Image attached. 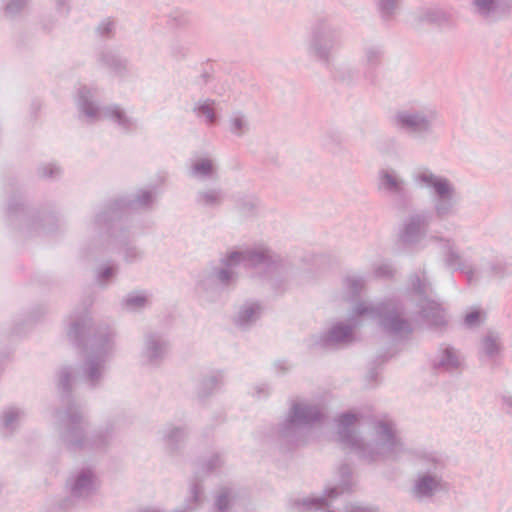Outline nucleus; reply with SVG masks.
<instances>
[{
  "instance_id": "obj_1",
  "label": "nucleus",
  "mask_w": 512,
  "mask_h": 512,
  "mask_svg": "<svg viewBox=\"0 0 512 512\" xmlns=\"http://www.w3.org/2000/svg\"><path fill=\"white\" fill-rule=\"evenodd\" d=\"M429 182H432L437 193L439 195H446L449 192V185L446 181L443 180H437L431 177Z\"/></svg>"
},
{
  "instance_id": "obj_2",
  "label": "nucleus",
  "mask_w": 512,
  "mask_h": 512,
  "mask_svg": "<svg viewBox=\"0 0 512 512\" xmlns=\"http://www.w3.org/2000/svg\"><path fill=\"white\" fill-rule=\"evenodd\" d=\"M195 169L198 173H201V174L209 173L211 171V163L207 160L202 161L201 163H198L195 166Z\"/></svg>"
},
{
  "instance_id": "obj_3",
  "label": "nucleus",
  "mask_w": 512,
  "mask_h": 512,
  "mask_svg": "<svg viewBox=\"0 0 512 512\" xmlns=\"http://www.w3.org/2000/svg\"><path fill=\"white\" fill-rule=\"evenodd\" d=\"M479 317H480V313L479 312H471V313L467 314L466 322L468 324H474L479 319Z\"/></svg>"
},
{
  "instance_id": "obj_4",
  "label": "nucleus",
  "mask_w": 512,
  "mask_h": 512,
  "mask_svg": "<svg viewBox=\"0 0 512 512\" xmlns=\"http://www.w3.org/2000/svg\"><path fill=\"white\" fill-rule=\"evenodd\" d=\"M384 180H385V184H386L388 187H394V186H396V183H395V181L391 178V176L386 175V176L384 177Z\"/></svg>"
},
{
  "instance_id": "obj_5",
  "label": "nucleus",
  "mask_w": 512,
  "mask_h": 512,
  "mask_svg": "<svg viewBox=\"0 0 512 512\" xmlns=\"http://www.w3.org/2000/svg\"><path fill=\"white\" fill-rule=\"evenodd\" d=\"M355 421V417L353 415H344L341 417V422L343 423H351Z\"/></svg>"
},
{
  "instance_id": "obj_6",
  "label": "nucleus",
  "mask_w": 512,
  "mask_h": 512,
  "mask_svg": "<svg viewBox=\"0 0 512 512\" xmlns=\"http://www.w3.org/2000/svg\"><path fill=\"white\" fill-rule=\"evenodd\" d=\"M476 2L479 7L486 8L491 3V0H476Z\"/></svg>"
},
{
  "instance_id": "obj_7",
  "label": "nucleus",
  "mask_w": 512,
  "mask_h": 512,
  "mask_svg": "<svg viewBox=\"0 0 512 512\" xmlns=\"http://www.w3.org/2000/svg\"><path fill=\"white\" fill-rule=\"evenodd\" d=\"M403 122L406 123V124H409V125H414L416 124V120L414 117H408V118H404L403 119Z\"/></svg>"
}]
</instances>
